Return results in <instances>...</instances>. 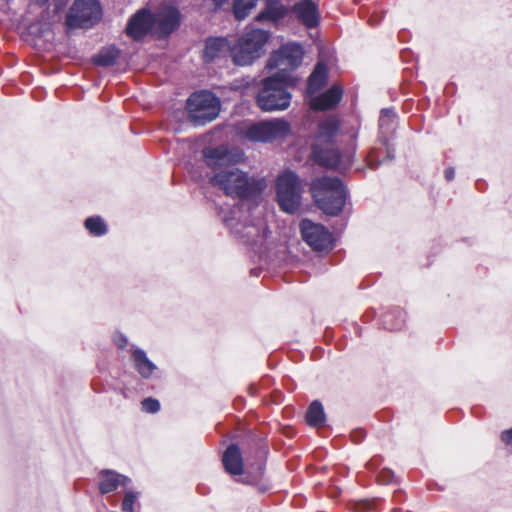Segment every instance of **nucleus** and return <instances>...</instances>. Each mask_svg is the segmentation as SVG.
Segmentation results:
<instances>
[{"label":"nucleus","mask_w":512,"mask_h":512,"mask_svg":"<svg viewBox=\"0 0 512 512\" xmlns=\"http://www.w3.org/2000/svg\"><path fill=\"white\" fill-rule=\"evenodd\" d=\"M142 410L147 413H156L160 410V402L157 399L148 397L141 402Z\"/></svg>","instance_id":"nucleus-32"},{"label":"nucleus","mask_w":512,"mask_h":512,"mask_svg":"<svg viewBox=\"0 0 512 512\" xmlns=\"http://www.w3.org/2000/svg\"><path fill=\"white\" fill-rule=\"evenodd\" d=\"M302 184L298 175L286 170L276 179V200L280 209L288 214H295L302 199Z\"/></svg>","instance_id":"nucleus-4"},{"label":"nucleus","mask_w":512,"mask_h":512,"mask_svg":"<svg viewBox=\"0 0 512 512\" xmlns=\"http://www.w3.org/2000/svg\"><path fill=\"white\" fill-rule=\"evenodd\" d=\"M256 101L263 111L285 110L291 101V94L285 82L278 76L265 78Z\"/></svg>","instance_id":"nucleus-6"},{"label":"nucleus","mask_w":512,"mask_h":512,"mask_svg":"<svg viewBox=\"0 0 512 512\" xmlns=\"http://www.w3.org/2000/svg\"><path fill=\"white\" fill-rule=\"evenodd\" d=\"M340 127V121L335 116H330L320 122L318 126L317 142L319 144H331L330 141L337 135Z\"/></svg>","instance_id":"nucleus-23"},{"label":"nucleus","mask_w":512,"mask_h":512,"mask_svg":"<svg viewBox=\"0 0 512 512\" xmlns=\"http://www.w3.org/2000/svg\"><path fill=\"white\" fill-rule=\"evenodd\" d=\"M379 136L378 140L382 144H387V139L393 135L397 126V115L392 108H384L379 116Z\"/></svg>","instance_id":"nucleus-18"},{"label":"nucleus","mask_w":512,"mask_h":512,"mask_svg":"<svg viewBox=\"0 0 512 512\" xmlns=\"http://www.w3.org/2000/svg\"><path fill=\"white\" fill-rule=\"evenodd\" d=\"M138 499V493L127 491L122 502L123 512H134V504Z\"/></svg>","instance_id":"nucleus-31"},{"label":"nucleus","mask_w":512,"mask_h":512,"mask_svg":"<svg viewBox=\"0 0 512 512\" xmlns=\"http://www.w3.org/2000/svg\"><path fill=\"white\" fill-rule=\"evenodd\" d=\"M290 131L287 121L276 119L251 125L246 130V138L258 142H270L285 137Z\"/></svg>","instance_id":"nucleus-9"},{"label":"nucleus","mask_w":512,"mask_h":512,"mask_svg":"<svg viewBox=\"0 0 512 512\" xmlns=\"http://www.w3.org/2000/svg\"><path fill=\"white\" fill-rule=\"evenodd\" d=\"M310 191L317 207L325 214L337 216L343 211L348 192L338 177H318L311 182Z\"/></svg>","instance_id":"nucleus-2"},{"label":"nucleus","mask_w":512,"mask_h":512,"mask_svg":"<svg viewBox=\"0 0 512 512\" xmlns=\"http://www.w3.org/2000/svg\"><path fill=\"white\" fill-rule=\"evenodd\" d=\"M270 38V33L263 29H251L242 35L233 49L234 64H247L263 53V48Z\"/></svg>","instance_id":"nucleus-7"},{"label":"nucleus","mask_w":512,"mask_h":512,"mask_svg":"<svg viewBox=\"0 0 512 512\" xmlns=\"http://www.w3.org/2000/svg\"><path fill=\"white\" fill-rule=\"evenodd\" d=\"M390 139H387V144H382L386 149V157L384 160H380L376 150H372L368 155V164L372 169H376L386 162H392L395 158V149L389 143Z\"/></svg>","instance_id":"nucleus-28"},{"label":"nucleus","mask_w":512,"mask_h":512,"mask_svg":"<svg viewBox=\"0 0 512 512\" xmlns=\"http://www.w3.org/2000/svg\"><path fill=\"white\" fill-rule=\"evenodd\" d=\"M84 225L89 233L94 236H102L107 232V225L100 216L87 218Z\"/></svg>","instance_id":"nucleus-29"},{"label":"nucleus","mask_w":512,"mask_h":512,"mask_svg":"<svg viewBox=\"0 0 512 512\" xmlns=\"http://www.w3.org/2000/svg\"><path fill=\"white\" fill-rule=\"evenodd\" d=\"M101 18L97 0H76L69 10L66 24L69 28H90Z\"/></svg>","instance_id":"nucleus-8"},{"label":"nucleus","mask_w":512,"mask_h":512,"mask_svg":"<svg viewBox=\"0 0 512 512\" xmlns=\"http://www.w3.org/2000/svg\"><path fill=\"white\" fill-rule=\"evenodd\" d=\"M337 61L338 59L333 47L326 44L318 45V62L316 64H333Z\"/></svg>","instance_id":"nucleus-30"},{"label":"nucleus","mask_w":512,"mask_h":512,"mask_svg":"<svg viewBox=\"0 0 512 512\" xmlns=\"http://www.w3.org/2000/svg\"><path fill=\"white\" fill-rule=\"evenodd\" d=\"M263 469H264V468H263V465H262V464H259V466H258V474H259V475H262V473H263Z\"/></svg>","instance_id":"nucleus-38"},{"label":"nucleus","mask_w":512,"mask_h":512,"mask_svg":"<svg viewBox=\"0 0 512 512\" xmlns=\"http://www.w3.org/2000/svg\"><path fill=\"white\" fill-rule=\"evenodd\" d=\"M154 33L158 38H166L180 25L181 14L179 10L170 5H161L153 13Z\"/></svg>","instance_id":"nucleus-11"},{"label":"nucleus","mask_w":512,"mask_h":512,"mask_svg":"<svg viewBox=\"0 0 512 512\" xmlns=\"http://www.w3.org/2000/svg\"><path fill=\"white\" fill-rule=\"evenodd\" d=\"M114 342L119 349H123L128 344V339L125 335L119 333L115 335Z\"/></svg>","instance_id":"nucleus-33"},{"label":"nucleus","mask_w":512,"mask_h":512,"mask_svg":"<svg viewBox=\"0 0 512 512\" xmlns=\"http://www.w3.org/2000/svg\"><path fill=\"white\" fill-rule=\"evenodd\" d=\"M99 476V490L102 494L113 492L119 486L127 487L131 483L130 478L114 470H102Z\"/></svg>","instance_id":"nucleus-17"},{"label":"nucleus","mask_w":512,"mask_h":512,"mask_svg":"<svg viewBox=\"0 0 512 512\" xmlns=\"http://www.w3.org/2000/svg\"><path fill=\"white\" fill-rule=\"evenodd\" d=\"M214 3L217 5V6H220L222 5L223 3H225L227 0H213Z\"/></svg>","instance_id":"nucleus-37"},{"label":"nucleus","mask_w":512,"mask_h":512,"mask_svg":"<svg viewBox=\"0 0 512 512\" xmlns=\"http://www.w3.org/2000/svg\"><path fill=\"white\" fill-rule=\"evenodd\" d=\"M328 66H315L307 80L306 94L310 98L317 94L328 81Z\"/></svg>","instance_id":"nucleus-22"},{"label":"nucleus","mask_w":512,"mask_h":512,"mask_svg":"<svg viewBox=\"0 0 512 512\" xmlns=\"http://www.w3.org/2000/svg\"><path fill=\"white\" fill-rule=\"evenodd\" d=\"M121 50L115 45H108L100 49L92 58V64H115L124 61Z\"/></svg>","instance_id":"nucleus-25"},{"label":"nucleus","mask_w":512,"mask_h":512,"mask_svg":"<svg viewBox=\"0 0 512 512\" xmlns=\"http://www.w3.org/2000/svg\"><path fill=\"white\" fill-rule=\"evenodd\" d=\"M153 13L147 9H141L129 20L126 31L134 39H140L149 31L154 32Z\"/></svg>","instance_id":"nucleus-13"},{"label":"nucleus","mask_w":512,"mask_h":512,"mask_svg":"<svg viewBox=\"0 0 512 512\" xmlns=\"http://www.w3.org/2000/svg\"><path fill=\"white\" fill-rule=\"evenodd\" d=\"M381 481L383 483H389L391 481V479L393 478V473L390 472V471H383L381 473Z\"/></svg>","instance_id":"nucleus-36"},{"label":"nucleus","mask_w":512,"mask_h":512,"mask_svg":"<svg viewBox=\"0 0 512 512\" xmlns=\"http://www.w3.org/2000/svg\"><path fill=\"white\" fill-rule=\"evenodd\" d=\"M343 96V89L339 85H332L327 91L315 94L309 98V105L313 110L325 111L338 105Z\"/></svg>","instance_id":"nucleus-14"},{"label":"nucleus","mask_w":512,"mask_h":512,"mask_svg":"<svg viewBox=\"0 0 512 512\" xmlns=\"http://www.w3.org/2000/svg\"><path fill=\"white\" fill-rule=\"evenodd\" d=\"M131 360L136 371L144 379L150 378L157 369V366L147 357L146 352L141 348H133Z\"/></svg>","instance_id":"nucleus-21"},{"label":"nucleus","mask_w":512,"mask_h":512,"mask_svg":"<svg viewBox=\"0 0 512 512\" xmlns=\"http://www.w3.org/2000/svg\"><path fill=\"white\" fill-rule=\"evenodd\" d=\"M187 112L194 126H203L217 118L220 101L210 91L195 92L187 100Z\"/></svg>","instance_id":"nucleus-5"},{"label":"nucleus","mask_w":512,"mask_h":512,"mask_svg":"<svg viewBox=\"0 0 512 512\" xmlns=\"http://www.w3.org/2000/svg\"><path fill=\"white\" fill-rule=\"evenodd\" d=\"M298 19L308 28L318 25L317 7L312 0H303L297 3L293 8Z\"/></svg>","instance_id":"nucleus-20"},{"label":"nucleus","mask_w":512,"mask_h":512,"mask_svg":"<svg viewBox=\"0 0 512 512\" xmlns=\"http://www.w3.org/2000/svg\"><path fill=\"white\" fill-rule=\"evenodd\" d=\"M244 208L234 207L229 215L223 217V221L231 232L244 244L252 247L262 244L267 238L268 228L259 216L253 218L250 222H242L238 214Z\"/></svg>","instance_id":"nucleus-3"},{"label":"nucleus","mask_w":512,"mask_h":512,"mask_svg":"<svg viewBox=\"0 0 512 512\" xmlns=\"http://www.w3.org/2000/svg\"><path fill=\"white\" fill-rule=\"evenodd\" d=\"M279 1L280 0L267 1V7L257 15L256 20L259 22H277L284 18L288 10L284 5L280 4Z\"/></svg>","instance_id":"nucleus-24"},{"label":"nucleus","mask_w":512,"mask_h":512,"mask_svg":"<svg viewBox=\"0 0 512 512\" xmlns=\"http://www.w3.org/2000/svg\"><path fill=\"white\" fill-rule=\"evenodd\" d=\"M444 176L446 178L447 181H451L454 179L455 177V170L453 167H449L445 170L444 172Z\"/></svg>","instance_id":"nucleus-35"},{"label":"nucleus","mask_w":512,"mask_h":512,"mask_svg":"<svg viewBox=\"0 0 512 512\" xmlns=\"http://www.w3.org/2000/svg\"><path fill=\"white\" fill-rule=\"evenodd\" d=\"M501 439L506 444H512V428L502 432Z\"/></svg>","instance_id":"nucleus-34"},{"label":"nucleus","mask_w":512,"mask_h":512,"mask_svg":"<svg viewBox=\"0 0 512 512\" xmlns=\"http://www.w3.org/2000/svg\"><path fill=\"white\" fill-rule=\"evenodd\" d=\"M406 313L400 308H393L382 315V324L387 330H399L403 327Z\"/></svg>","instance_id":"nucleus-26"},{"label":"nucleus","mask_w":512,"mask_h":512,"mask_svg":"<svg viewBox=\"0 0 512 512\" xmlns=\"http://www.w3.org/2000/svg\"><path fill=\"white\" fill-rule=\"evenodd\" d=\"M312 156L316 163L330 169H341V155L338 149L332 144L323 148L321 144L315 143L312 147Z\"/></svg>","instance_id":"nucleus-16"},{"label":"nucleus","mask_w":512,"mask_h":512,"mask_svg":"<svg viewBox=\"0 0 512 512\" xmlns=\"http://www.w3.org/2000/svg\"><path fill=\"white\" fill-rule=\"evenodd\" d=\"M306 421L308 425L320 427L325 422V413L322 404L319 401H313L307 410Z\"/></svg>","instance_id":"nucleus-27"},{"label":"nucleus","mask_w":512,"mask_h":512,"mask_svg":"<svg viewBox=\"0 0 512 512\" xmlns=\"http://www.w3.org/2000/svg\"><path fill=\"white\" fill-rule=\"evenodd\" d=\"M203 157L207 166L217 171L210 178V183L223 190L227 196L240 199L242 203L239 207L251 212L247 202H256L261 197L266 181L264 178L249 176L236 167V164L244 160L243 151L221 145L204 149Z\"/></svg>","instance_id":"nucleus-1"},{"label":"nucleus","mask_w":512,"mask_h":512,"mask_svg":"<svg viewBox=\"0 0 512 512\" xmlns=\"http://www.w3.org/2000/svg\"><path fill=\"white\" fill-rule=\"evenodd\" d=\"M300 232L303 240L314 251L322 252L333 248L332 234L321 224L314 223L309 219H303L300 222Z\"/></svg>","instance_id":"nucleus-10"},{"label":"nucleus","mask_w":512,"mask_h":512,"mask_svg":"<svg viewBox=\"0 0 512 512\" xmlns=\"http://www.w3.org/2000/svg\"><path fill=\"white\" fill-rule=\"evenodd\" d=\"M223 466L230 475H241L243 473V459L239 447L230 444L222 456Z\"/></svg>","instance_id":"nucleus-19"},{"label":"nucleus","mask_w":512,"mask_h":512,"mask_svg":"<svg viewBox=\"0 0 512 512\" xmlns=\"http://www.w3.org/2000/svg\"><path fill=\"white\" fill-rule=\"evenodd\" d=\"M303 55V47L299 43L289 42L281 45L267 64H300Z\"/></svg>","instance_id":"nucleus-15"},{"label":"nucleus","mask_w":512,"mask_h":512,"mask_svg":"<svg viewBox=\"0 0 512 512\" xmlns=\"http://www.w3.org/2000/svg\"><path fill=\"white\" fill-rule=\"evenodd\" d=\"M234 45L225 37H209L205 41L203 57L206 61L224 60L227 56L233 59Z\"/></svg>","instance_id":"nucleus-12"}]
</instances>
